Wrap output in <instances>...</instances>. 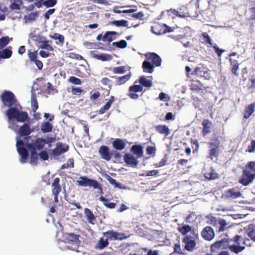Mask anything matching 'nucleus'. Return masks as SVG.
Returning a JSON list of instances; mask_svg holds the SVG:
<instances>
[{
    "label": "nucleus",
    "mask_w": 255,
    "mask_h": 255,
    "mask_svg": "<svg viewBox=\"0 0 255 255\" xmlns=\"http://www.w3.org/2000/svg\"><path fill=\"white\" fill-rule=\"evenodd\" d=\"M3 107L9 108L5 112L8 119L10 121H16L18 123H24L28 119L26 112L20 111L17 107L18 101L14 94L10 91H3L0 96Z\"/></svg>",
    "instance_id": "1"
},
{
    "label": "nucleus",
    "mask_w": 255,
    "mask_h": 255,
    "mask_svg": "<svg viewBox=\"0 0 255 255\" xmlns=\"http://www.w3.org/2000/svg\"><path fill=\"white\" fill-rule=\"evenodd\" d=\"M46 143V139L41 137L37 138L32 143H27L25 144L21 139L17 140L16 145L18 153L20 156V162L22 163H26L29 156L28 150L24 146L29 149H34V151H36V150H40L44 148Z\"/></svg>",
    "instance_id": "2"
},
{
    "label": "nucleus",
    "mask_w": 255,
    "mask_h": 255,
    "mask_svg": "<svg viewBox=\"0 0 255 255\" xmlns=\"http://www.w3.org/2000/svg\"><path fill=\"white\" fill-rule=\"evenodd\" d=\"M137 81L134 82L133 85L130 86L128 88V96L131 99L137 100L139 98L138 92L145 91V89L143 90V87L149 88L152 87V81L147 79L144 76H142L138 79L139 85H137Z\"/></svg>",
    "instance_id": "3"
},
{
    "label": "nucleus",
    "mask_w": 255,
    "mask_h": 255,
    "mask_svg": "<svg viewBox=\"0 0 255 255\" xmlns=\"http://www.w3.org/2000/svg\"><path fill=\"white\" fill-rule=\"evenodd\" d=\"M255 179V161H250L245 166L242 174L239 179V183L247 186Z\"/></svg>",
    "instance_id": "4"
},
{
    "label": "nucleus",
    "mask_w": 255,
    "mask_h": 255,
    "mask_svg": "<svg viewBox=\"0 0 255 255\" xmlns=\"http://www.w3.org/2000/svg\"><path fill=\"white\" fill-rule=\"evenodd\" d=\"M233 253L236 254H239L245 250V246L229 245V241L227 239L224 238L220 241H216L213 243L210 247V251L211 253H216L219 250H224L227 248Z\"/></svg>",
    "instance_id": "5"
},
{
    "label": "nucleus",
    "mask_w": 255,
    "mask_h": 255,
    "mask_svg": "<svg viewBox=\"0 0 255 255\" xmlns=\"http://www.w3.org/2000/svg\"><path fill=\"white\" fill-rule=\"evenodd\" d=\"M209 156L213 159L214 157H218L220 153L221 142L218 137L212 138L208 142Z\"/></svg>",
    "instance_id": "6"
},
{
    "label": "nucleus",
    "mask_w": 255,
    "mask_h": 255,
    "mask_svg": "<svg viewBox=\"0 0 255 255\" xmlns=\"http://www.w3.org/2000/svg\"><path fill=\"white\" fill-rule=\"evenodd\" d=\"M77 183L78 186H89L93 187L96 189V188L99 187V182L96 180L88 178L87 176H80L79 179L77 181Z\"/></svg>",
    "instance_id": "7"
},
{
    "label": "nucleus",
    "mask_w": 255,
    "mask_h": 255,
    "mask_svg": "<svg viewBox=\"0 0 255 255\" xmlns=\"http://www.w3.org/2000/svg\"><path fill=\"white\" fill-rule=\"evenodd\" d=\"M77 183L78 186H89L93 187L96 189V188L99 187V182L96 180L88 178L87 176H80L79 179L77 181Z\"/></svg>",
    "instance_id": "8"
},
{
    "label": "nucleus",
    "mask_w": 255,
    "mask_h": 255,
    "mask_svg": "<svg viewBox=\"0 0 255 255\" xmlns=\"http://www.w3.org/2000/svg\"><path fill=\"white\" fill-rule=\"evenodd\" d=\"M105 237L110 240H123L127 238L124 233L115 232L113 230H109L103 233Z\"/></svg>",
    "instance_id": "9"
},
{
    "label": "nucleus",
    "mask_w": 255,
    "mask_h": 255,
    "mask_svg": "<svg viewBox=\"0 0 255 255\" xmlns=\"http://www.w3.org/2000/svg\"><path fill=\"white\" fill-rule=\"evenodd\" d=\"M99 153L101 157L106 161H110L112 158V151L107 146H101L99 148Z\"/></svg>",
    "instance_id": "10"
},
{
    "label": "nucleus",
    "mask_w": 255,
    "mask_h": 255,
    "mask_svg": "<svg viewBox=\"0 0 255 255\" xmlns=\"http://www.w3.org/2000/svg\"><path fill=\"white\" fill-rule=\"evenodd\" d=\"M137 157H135L133 154L126 153L124 156V160L125 163L131 167H135L138 164V161Z\"/></svg>",
    "instance_id": "11"
},
{
    "label": "nucleus",
    "mask_w": 255,
    "mask_h": 255,
    "mask_svg": "<svg viewBox=\"0 0 255 255\" xmlns=\"http://www.w3.org/2000/svg\"><path fill=\"white\" fill-rule=\"evenodd\" d=\"M69 146L62 142H57L56 147L53 149L52 154L54 156H59L69 150Z\"/></svg>",
    "instance_id": "12"
},
{
    "label": "nucleus",
    "mask_w": 255,
    "mask_h": 255,
    "mask_svg": "<svg viewBox=\"0 0 255 255\" xmlns=\"http://www.w3.org/2000/svg\"><path fill=\"white\" fill-rule=\"evenodd\" d=\"M202 237L205 240L211 241L215 237V233L212 227L207 226L205 227L201 233Z\"/></svg>",
    "instance_id": "13"
},
{
    "label": "nucleus",
    "mask_w": 255,
    "mask_h": 255,
    "mask_svg": "<svg viewBox=\"0 0 255 255\" xmlns=\"http://www.w3.org/2000/svg\"><path fill=\"white\" fill-rule=\"evenodd\" d=\"M203 127L201 133L203 136H206L211 132V128L213 126L212 122L208 119H204L202 123Z\"/></svg>",
    "instance_id": "14"
},
{
    "label": "nucleus",
    "mask_w": 255,
    "mask_h": 255,
    "mask_svg": "<svg viewBox=\"0 0 255 255\" xmlns=\"http://www.w3.org/2000/svg\"><path fill=\"white\" fill-rule=\"evenodd\" d=\"M182 242L185 244V250L188 251H192L196 246L195 240L192 239V237L189 236H186L183 239Z\"/></svg>",
    "instance_id": "15"
},
{
    "label": "nucleus",
    "mask_w": 255,
    "mask_h": 255,
    "mask_svg": "<svg viewBox=\"0 0 255 255\" xmlns=\"http://www.w3.org/2000/svg\"><path fill=\"white\" fill-rule=\"evenodd\" d=\"M230 70L232 73L236 77L239 76L238 71L239 70L240 63L238 59L235 58H230Z\"/></svg>",
    "instance_id": "16"
},
{
    "label": "nucleus",
    "mask_w": 255,
    "mask_h": 255,
    "mask_svg": "<svg viewBox=\"0 0 255 255\" xmlns=\"http://www.w3.org/2000/svg\"><path fill=\"white\" fill-rule=\"evenodd\" d=\"M33 130L30 128V126L28 124H24L18 129V133L20 136H27Z\"/></svg>",
    "instance_id": "17"
},
{
    "label": "nucleus",
    "mask_w": 255,
    "mask_h": 255,
    "mask_svg": "<svg viewBox=\"0 0 255 255\" xmlns=\"http://www.w3.org/2000/svg\"><path fill=\"white\" fill-rule=\"evenodd\" d=\"M146 58L150 60L153 65L156 67L160 66L161 63V58L155 53H150L146 55Z\"/></svg>",
    "instance_id": "18"
},
{
    "label": "nucleus",
    "mask_w": 255,
    "mask_h": 255,
    "mask_svg": "<svg viewBox=\"0 0 255 255\" xmlns=\"http://www.w3.org/2000/svg\"><path fill=\"white\" fill-rule=\"evenodd\" d=\"M131 73L129 72L127 75L122 76H113L112 77L113 78L115 79V83L116 85L120 86L125 84L127 82H128L131 78Z\"/></svg>",
    "instance_id": "19"
},
{
    "label": "nucleus",
    "mask_w": 255,
    "mask_h": 255,
    "mask_svg": "<svg viewBox=\"0 0 255 255\" xmlns=\"http://www.w3.org/2000/svg\"><path fill=\"white\" fill-rule=\"evenodd\" d=\"M242 194L240 191H235L234 188H231L226 191L225 192V197L227 199H235L241 197Z\"/></svg>",
    "instance_id": "20"
},
{
    "label": "nucleus",
    "mask_w": 255,
    "mask_h": 255,
    "mask_svg": "<svg viewBox=\"0 0 255 255\" xmlns=\"http://www.w3.org/2000/svg\"><path fill=\"white\" fill-rule=\"evenodd\" d=\"M130 150L137 158H141L143 156V147L140 144H134L132 145Z\"/></svg>",
    "instance_id": "21"
},
{
    "label": "nucleus",
    "mask_w": 255,
    "mask_h": 255,
    "mask_svg": "<svg viewBox=\"0 0 255 255\" xmlns=\"http://www.w3.org/2000/svg\"><path fill=\"white\" fill-rule=\"evenodd\" d=\"M113 147L116 150H122L125 148L126 143L124 139L116 138L112 142Z\"/></svg>",
    "instance_id": "22"
},
{
    "label": "nucleus",
    "mask_w": 255,
    "mask_h": 255,
    "mask_svg": "<svg viewBox=\"0 0 255 255\" xmlns=\"http://www.w3.org/2000/svg\"><path fill=\"white\" fill-rule=\"evenodd\" d=\"M163 26L164 24L156 23L151 26V31L156 35L164 34L165 33V31Z\"/></svg>",
    "instance_id": "23"
},
{
    "label": "nucleus",
    "mask_w": 255,
    "mask_h": 255,
    "mask_svg": "<svg viewBox=\"0 0 255 255\" xmlns=\"http://www.w3.org/2000/svg\"><path fill=\"white\" fill-rule=\"evenodd\" d=\"M255 111V102L248 105L245 109L243 117L245 119H248Z\"/></svg>",
    "instance_id": "24"
},
{
    "label": "nucleus",
    "mask_w": 255,
    "mask_h": 255,
    "mask_svg": "<svg viewBox=\"0 0 255 255\" xmlns=\"http://www.w3.org/2000/svg\"><path fill=\"white\" fill-rule=\"evenodd\" d=\"M108 240L109 239L107 238H100L95 245V249L97 250H103L107 247L109 245Z\"/></svg>",
    "instance_id": "25"
},
{
    "label": "nucleus",
    "mask_w": 255,
    "mask_h": 255,
    "mask_svg": "<svg viewBox=\"0 0 255 255\" xmlns=\"http://www.w3.org/2000/svg\"><path fill=\"white\" fill-rule=\"evenodd\" d=\"M52 193H60L61 191V186L60 184V178H55L52 183Z\"/></svg>",
    "instance_id": "26"
},
{
    "label": "nucleus",
    "mask_w": 255,
    "mask_h": 255,
    "mask_svg": "<svg viewBox=\"0 0 255 255\" xmlns=\"http://www.w3.org/2000/svg\"><path fill=\"white\" fill-rule=\"evenodd\" d=\"M96 51H92L93 57L103 61H110L112 59V56L109 54H100L96 53Z\"/></svg>",
    "instance_id": "27"
},
{
    "label": "nucleus",
    "mask_w": 255,
    "mask_h": 255,
    "mask_svg": "<svg viewBox=\"0 0 255 255\" xmlns=\"http://www.w3.org/2000/svg\"><path fill=\"white\" fill-rule=\"evenodd\" d=\"M85 217L89 223L94 225L96 222V217L90 209L85 208L84 210Z\"/></svg>",
    "instance_id": "28"
},
{
    "label": "nucleus",
    "mask_w": 255,
    "mask_h": 255,
    "mask_svg": "<svg viewBox=\"0 0 255 255\" xmlns=\"http://www.w3.org/2000/svg\"><path fill=\"white\" fill-rule=\"evenodd\" d=\"M156 131L161 134H164L167 136L169 134V129L167 126L165 125H159L155 127Z\"/></svg>",
    "instance_id": "29"
},
{
    "label": "nucleus",
    "mask_w": 255,
    "mask_h": 255,
    "mask_svg": "<svg viewBox=\"0 0 255 255\" xmlns=\"http://www.w3.org/2000/svg\"><path fill=\"white\" fill-rule=\"evenodd\" d=\"M118 34L116 31H107L103 36L102 40L104 42H111L114 39L113 36Z\"/></svg>",
    "instance_id": "30"
},
{
    "label": "nucleus",
    "mask_w": 255,
    "mask_h": 255,
    "mask_svg": "<svg viewBox=\"0 0 255 255\" xmlns=\"http://www.w3.org/2000/svg\"><path fill=\"white\" fill-rule=\"evenodd\" d=\"M248 236L250 239L255 242V225L253 224L249 225L247 230Z\"/></svg>",
    "instance_id": "31"
},
{
    "label": "nucleus",
    "mask_w": 255,
    "mask_h": 255,
    "mask_svg": "<svg viewBox=\"0 0 255 255\" xmlns=\"http://www.w3.org/2000/svg\"><path fill=\"white\" fill-rule=\"evenodd\" d=\"M231 241L236 243V246H240L241 242H242L243 245H246V241H249V240L246 238H242L241 236L236 235L233 239H231Z\"/></svg>",
    "instance_id": "32"
},
{
    "label": "nucleus",
    "mask_w": 255,
    "mask_h": 255,
    "mask_svg": "<svg viewBox=\"0 0 255 255\" xmlns=\"http://www.w3.org/2000/svg\"><path fill=\"white\" fill-rule=\"evenodd\" d=\"M41 130L43 133L51 132L53 128V126L48 122H43L41 125Z\"/></svg>",
    "instance_id": "33"
},
{
    "label": "nucleus",
    "mask_w": 255,
    "mask_h": 255,
    "mask_svg": "<svg viewBox=\"0 0 255 255\" xmlns=\"http://www.w3.org/2000/svg\"><path fill=\"white\" fill-rule=\"evenodd\" d=\"M142 68L144 72H148L149 73H152L154 70L153 65L150 62L147 61H144L142 63Z\"/></svg>",
    "instance_id": "34"
},
{
    "label": "nucleus",
    "mask_w": 255,
    "mask_h": 255,
    "mask_svg": "<svg viewBox=\"0 0 255 255\" xmlns=\"http://www.w3.org/2000/svg\"><path fill=\"white\" fill-rule=\"evenodd\" d=\"M204 177L209 180H215L219 178L218 174L215 170L212 169L210 172L205 173Z\"/></svg>",
    "instance_id": "35"
},
{
    "label": "nucleus",
    "mask_w": 255,
    "mask_h": 255,
    "mask_svg": "<svg viewBox=\"0 0 255 255\" xmlns=\"http://www.w3.org/2000/svg\"><path fill=\"white\" fill-rule=\"evenodd\" d=\"M99 200L103 202L104 205L107 208L110 209H114L116 207V204L113 202H110L109 199H106L103 196H101L99 198Z\"/></svg>",
    "instance_id": "36"
},
{
    "label": "nucleus",
    "mask_w": 255,
    "mask_h": 255,
    "mask_svg": "<svg viewBox=\"0 0 255 255\" xmlns=\"http://www.w3.org/2000/svg\"><path fill=\"white\" fill-rule=\"evenodd\" d=\"M31 38L33 41H35V44L36 45H38V44L40 45L41 44V43L43 41V40H45V38H46V37H45L43 35H40V34H38V35L34 34V35H32V36H31Z\"/></svg>",
    "instance_id": "37"
},
{
    "label": "nucleus",
    "mask_w": 255,
    "mask_h": 255,
    "mask_svg": "<svg viewBox=\"0 0 255 255\" xmlns=\"http://www.w3.org/2000/svg\"><path fill=\"white\" fill-rule=\"evenodd\" d=\"M191 230V227L188 225H185L181 227L178 228V232L183 236H185L187 233L190 232Z\"/></svg>",
    "instance_id": "38"
},
{
    "label": "nucleus",
    "mask_w": 255,
    "mask_h": 255,
    "mask_svg": "<svg viewBox=\"0 0 255 255\" xmlns=\"http://www.w3.org/2000/svg\"><path fill=\"white\" fill-rule=\"evenodd\" d=\"M12 53V52L10 49L8 48H5L0 52V57L3 59L9 58L11 56Z\"/></svg>",
    "instance_id": "39"
},
{
    "label": "nucleus",
    "mask_w": 255,
    "mask_h": 255,
    "mask_svg": "<svg viewBox=\"0 0 255 255\" xmlns=\"http://www.w3.org/2000/svg\"><path fill=\"white\" fill-rule=\"evenodd\" d=\"M49 41L45 38V40L41 43L40 45H39V48L41 49H45L48 51H53V48L51 45L49 44Z\"/></svg>",
    "instance_id": "40"
},
{
    "label": "nucleus",
    "mask_w": 255,
    "mask_h": 255,
    "mask_svg": "<svg viewBox=\"0 0 255 255\" xmlns=\"http://www.w3.org/2000/svg\"><path fill=\"white\" fill-rule=\"evenodd\" d=\"M30 152V162L32 164H37L38 161V156L39 155L37 153L36 151L34 150L29 149Z\"/></svg>",
    "instance_id": "41"
},
{
    "label": "nucleus",
    "mask_w": 255,
    "mask_h": 255,
    "mask_svg": "<svg viewBox=\"0 0 255 255\" xmlns=\"http://www.w3.org/2000/svg\"><path fill=\"white\" fill-rule=\"evenodd\" d=\"M203 87V84L199 80H197L192 84L191 89L192 91H199L202 90Z\"/></svg>",
    "instance_id": "42"
},
{
    "label": "nucleus",
    "mask_w": 255,
    "mask_h": 255,
    "mask_svg": "<svg viewBox=\"0 0 255 255\" xmlns=\"http://www.w3.org/2000/svg\"><path fill=\"white\" fill-rule=\"evenodd\" d=\"M113 25L116 26H124L127 27L128 26V22L126 20L122 19L120 20H114L111 22Z\"/></svg>",
    "instance_id": "43"
},
{
    "label": "nucleus",
    "mask_w": 255,
    "mask_h": 255,
    "mask_svg": "<svg viewBox=\"0 0 255 255\" xmlns=\"http://www.w3.org/2000/svg\"><path fill=\"white\" fill-rule=\"evenodd\" d=\"M202 36L203 37L204 42L206 44H209L211 46L213 45L212 40L210 36L206 32H203L202 34Z\"/></svg>",
    "instance_id": "44"
},
{
    "label": "nucleus",
    "mask_w": 255,
    "mask_h": 255,
    "mask_svg": "<svg viewBox=\"0 0 255 255\" xmlns=\"http://www.w3.org/2000/svg\"><path fill=\"white\" fill-rule=\"evenodd\" d=\"M67 238L68 240L71 242H76L79 240L80 236L74 233H67L66 234Z\"/></svg>",
    "instance_id": "45"
},
{
    "label": "nucleus",
    "mask_w": 255,
    "mask_h": 255,
    "mask_svg": "<svg viewBox=\"0 0 255 255\" xmlns=\"http://www.w3.org/2000/svg\"><path fill=\"white\" fill-rule=\"evenodd\" d=\"M112 45L120 48H125L127 46V43L125 40H121L119 42H113Z\"/></svg>",
    "instance_id": "46"
},
{
    "label": "nucleus",
    "mask_w": 255,
    "mask_h": 255,
    "mask_svg": "<svg viewBox=\"0 0 255 255\" xmlns=\"http://www.w3.org/2000/svg\"><path fill=\"white\" fill-rule=\"evenodd\" d=\"M9 42L8 36L2 37L0 38V48H3L8 44Z\"/></svg>",
    "instance_id": "47"
},
{
    "label": "nucleus",
    "mask_w": 255,
    "mask_h": 255,
    "mask_svg": "<svg viewBox=\"0 0 255 255\" xmlns=\"http://www.w3.org/2000/svg\"><path fill=\"white\" fill-rule=\"evenodd\" d=\"M220 228L219 229V232H224L226 229V226L227 225V223L225 220L224 219H219V223Z\"/></svg>",
    "instance_id": "48"
},
{
    "label": "nucleus",
    "mask_w": 255,
    "mask_h": 255,
    "mask_svg": "<svg viewBox=\"0 0 255 255\" xmlns=\"http://www.w3.org/2000/svg\"><path fill=\"white\" fill-rule=\"evenodd\" d=\"M28 56L31 61L34 62L37 60V51L31 52L30 50L28 51Z\"/></svg>",
    "instance_id": "49"
},
{
    "label": "nucleus",
    "mask_w": 255,
    "mask_h": 255,
    "mask_svg": "<svg viewBox=\"0 0 255 255\" xmlns=\"http://www.w3.org/2000/svg\"><path fill=\"white\" fill-rule=\"evenodd\" d=\"M57 2V0H47L43 2V5L46 7H51L54 6Z\"/></svg>",
    "instance_id": "50"
},
{
    "label": "nucleus",
    "mask_w": 255,
    "mask_h": 255,
    "mask_svg": "<svg viewBox=\"0 0 255 255\" xmlns=\"http://www.w3.org/2000/svg\"><path fill=\"white\" fill-rule=\"evenodd\" d=\"M50 37L54 39H58L60 44H63L64 41V36L59 33H55L53 35H50Z\"/></svg>",
    "instance_id": "51"
},
{
    "label": "nucleus",
    "mask_w": 255,
    "mask_h": 255,
    "mask_svg": "<svg viewBox=\"0 0 255 255\" xmlns=\"http://www.w3.org/2000/svg\"><path fill=\"white\" fill-rule=\"evenodd\" d=\"M112 71L115 74H124L126 72L125 67L123 66L115 67Z\"/></svg>",
    "instance_id": "52"
},
{
    "label": "nucleus",
    "mask_w": 255,
    "mask_h": 255,
    "mask_svg": "<svg viewBox=\"0 0 255 255\" xmlns=\"http://www.w3.org/2000/svg\"><path fill=\"white\" fill-rule=\"evenodd\" d=\"M69 82L75 85H80L82 84V81L81 79L74 77V76H71L69 78Z\"/></svg>",
    "instance_id": "53"
},
{
    "label": "nucleus",
    "mask_w": 255,
    "mask_h": 255,
    "mask_svg": "<svg viewBox=\"0 0 255 255\" xmlns=\"http://www.w3.org/2000/svg\"><path fill=\"white\" fill-rule=\"evenodd\" d=\"M31 108L32 111L34 113L38 108V104L36 97H33L31 99Z\"/></svg>",
    "instance_id": "54"
},
{
    "label": "nucleus",
    "mask_w": 255,
    "mask_h": 255,
    "mask_svg": "<svg viewBox=\"0 0 255 255\" xmlns=\"http://www.w3.org/2000/svg\"><path fill=\"white\" fill-rule=\"evenodd\" d=\"M214 49L218 57L220 58L222 54L225 51V50L219 48L215 44L211 46Z\"/></svg>",
    "instance_id": "55"
},
{
    "label": "nucleus",
    "mask_w": 255,
    "mask_h": 255,
    "mask_svg": "<svg viewBox=\"0 0 255 255\" xmlns=\"http://www.w3.org/2000/svg\"><path fill=\"white\" fill-rule=\"evenodd\" d=\"M40 158L43 160H47L49 158V155L48 154L47 151L45 150L41 151L38 154Z\"/></svg>",
    "instance_id": "56"
},
{
    "label": "nucleus",
    "mask_w": 255,
    "mask_h": 255,
    "mask_svg": "<svg viewBox=\"0 0 255 255\" xmlns=\"http://www.w3.org/2000/svg\"><path fill=\"white\" fill-rule=\"evenodd\" d=\"M111 105H110V103H106L105 105L102 107L99 111V114H104L107 111H108L110 108L111 107Z\"/></svg>",
    "instance_id": "57"
},
{
    "label": "nucleus",
    "mask_w": 255,
    "mask_h": 255,
    "mask_svg": "<svg viewBox=\"0 0 255 255\" xmlns=\"http://www.w3.org/2000/svg\"><path fill=\"white\" fill-rule=\"evenodd\" d=\"M71 92L73 95H80L82 92H83V90L79 87H74L72 88Z\"/></svg>",
    "instance_id": "58"
},
{
    "label": "nucleus",
    "mask_w": 255,
    "mask_h": 255,
    "mask_svg": "<svg viewBox=\"0 0 255 255\" xmlns=\"http://www.w3.org/2000/svg\"><path fill=\"white\" fill-rule=\"evenodd\" d=\"M136 9H126L124 10L123 11L121 10H117L116 9H114L113 11L114 12L117 13H132L134 11H135Z\"/></svg>",
    "instance_id": "59"
},
{
    "label": "nucleus",
    "mask_w": 255,
    "mask_h": 255,
    "mask_svg": "<svg viewBox=\"0 0 255 255\" xmlns=\"http://www.w3.org/2000/svg\"><path fill=\"white\" fill-rule=\"evenodd\" d=\"M255 151V140H251V145H249L248 147V149L247 151L249 152L252 153L254 152Z\"/></svg>",
    "instance_id": "60"
},
{
    "label": "nucleus",
    "mask_w": 255,
    "mask_h": 255,
    "mask_svg": "<svg viewBox=\"0 0 255 255\" xmlns=\"http://www.w3.org/2000/svg\"><path fill=\"white\" fill-rule=\"evenodd\" d=\"M209 223L213 226H216L219 225V220H217L216 217L212 216L210 218Z\"/></svg>",
    "instance_id": "61"
},
{
    "label": "nucleus",
    "mask_w": 255,
    "mask_h": 255,
    "mask_svg": "<svg viewBox=\"0 0 255 255\" xmlns=\"http://www.w3.org/2000/svg\"><path fill=\"white\" fill-rule=\"evenodd\" d=\"M55 11V8L49 9L44 14V16L46 19H49L50 15H52Z\"/></svg>",
    "instance_id": "62"
},
{
    "label": "nucleus",
    "mask_w": 255,
    "mask_h": 255,
    "mask_svg": "<svg viewBox=\"0 0 255 255\" xmlns=\"http://www.w3.org/2000/svg\"><path fill=\"white\" fill-rule=\"evenodd\" d=\"M146 153L147 154L152 155L155 153V148L153 146H148L146 149Z\"/></svg>",
    "instance_id": "63"
},
{
    "label": "nucleus",
    "mask_w": 255,
    "mask_h": 255,
    "mask_svg": "<svg viewBox=\"0 0 255 255\" xmlns=\"http://www.w3.org/2000/svg\"><path fill=\"white\" fill-rule=\"evenodd\" d=\"M144 16V14L142 11H139L136 13H133L132 15V17L139 19H142L143 17Z\"/></svg>",
    "instance_id": "64"
}]
</instances>
